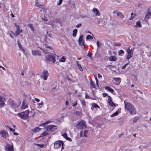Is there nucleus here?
I'll return each instance as SVG.
<instances>
[{"label": "nucleus", "instance_id": "nucleus-51", "mask_svg": "<svg viewBox=\"0 0 151 151\" xmlns=\"http://www.w3.org/2000/svg\"><path fill=\"white\" fill-rule=\"evenodd\" d=\"M77 104V101H76L75 102H74L72 104V106L73 107H74L76 106V105Z\"/></svg>", "mask_w": 151, "mask_h": 151}, {"label": "nucleus", "instance_id": "nucleus-12", "mask_svg": "<svg viewBox=\"0 0 151 151\" xmlns=\"http://www.w3.org/2000/svg\"><path fill=\"white\" fill-rule=\"evenodd\" d=\"M15 26L17 28V30L15 32L16 36L19 35L22 32L21 29H20L19 26L17 25L16 24H15Z\"/></svg>", "mask_w": 151, "mask_h": 151}, {"label": "nucleus", "instance_id": "nucleus-57", "mask_svg": "<svg viewBox=\"0 0 151 151\" xmlns=\"http://www.w3.org/2000/svg\"><path fill=\"white\" fill-rule=\"evenodd\" d=\"M43 103L42 101H41V102L40 103L38 104V106H40V105H43Z\"/></svg>", "mask_w": 151, "mask_h": 151}, {"label": "nucleus", "instance_id": "nucleus-36", "mask_svg": "<svg viewBox=\"0 0 151 151\" xmlns=\"http://www.w3.org/2000/svg\"><path fill=\"white\" fill-rule=\"evenodd\" d=\"M97 46V49L99 48L100 47V45H101V43L100 42H99V41H97L96 43Z\"/></svg>", "mask_w": 151, "mask_h": 151}, {"label": "nucleus", "instance_id": "nucleus-6", "mask_svg": "<svg viewBox=\"0 0 151 151\" xmlns=\"http://www.w3.org/2000/svg\"><path fill=\"white\" fill-rule=\"evenodd\" d=\"M127 51L128 54L127 58L129 60L132 57L133 55V51L132 49H130V47H129L127 48Z\"/></svg>", "mask_w": 151, "mask_h": 151}, {"label": "nucleus", "instance_id": "nucleus-7", "mask_svg": "<svg viewBox=\"0 0 151 151\" xmlns=\"http://www.w3.org/2000/svg\"><path fill=\"white\" fill-rule=\"evenodd\" d=\"M77 126L80 129H85L87 127L85 122L83 120L79 122L77 124Z\"/></svg>", "mask_w": 151, "mask_h": 151}, {"label": "nucleus", "instance_id": "nucleus-29", "mask_svg": "<svg viewBox=\"0 0 151 151\" xmlns=\"http://www.w3.org/2000/svg\"><path fill=\"white\" fill-rule=\"evenodd\" d=\"M65 61V58L64 57H62L59 60V61L61 62H64Z\"/></svg>", "mask_w": 151, "mask_h": 151}, {"label": "nucleus", "instance_id": "nucleus-8", "mask_svg": "<svg viewBox=\"0 0 151 151\" xmlns=\"http://www.w3.org/2000/svg\"><path fill=\"white\" fill-rule=\"evenodd\" d=\"M49 76V73L47 70H44L42 73L41 77L44 80H46Z\"/></svg>", "mask_w": 151, "mask_h": 151}, {"label": "nucleus", "instance_id": "nucleus-16", "mask_svg": "<svg viewBox=\"0 0 151 151\" xmlns=\"http://www.w3.org/2000/svg\"><path fill=\"white\" fill-rule=\"evenodd\" d=\"M18 45L19 46V48L25 54V50L23 48L22 46V45L19 42V41L18 40L17 41Z\"/></svg>", "mask_w": 151, "mask_h": 151}, {"label": "nucleus", "instance_id": "nucleus-45", "mask_svg": "<svg viewBox=\"0 0 151 151\" xmlns=\"http://www.w3.org/2000/svg\"><path fill=\"white\" fill-rule=\"evenodd\" d=\"M92 55V54L91 53H88L87 55V56L88 57H90L91 60H92V58L91 57Z\"/></svg>", "mask_w": 151, "mask_h": 151}, {"label": "nucleus", "instance_id": "nucleus-5", "mask_svg": "<svg viewBox=\"0 0 151 151\" xmlns=\"http://www.w3.org/2000/svg\"><path fill=\"white\" fill-rule=\"evenodd\" d=\"M46 60L48 63H54L55 62V58L51 55H48L46 57Z\"/></svg>", "mask_w": 151, "mask_h": 151}, {"label": "nucleus", "instance_id": "nucleus-25", "mask_svg": "<svg viewBox=\"0 0 151 151\" xmlns=\"http://www.w3.org/2000/svg\"><path fill=\"white\" fill-rule=\"evenodd\" d=\"M131 17H130L129 19L130 20L133 19L135 17L136 14H134L133 12L131 13Z\"/></svg>", "mask_w": 151, "mask_h": 151}, {"label": "nucleus", "instance_id": "nucleus-13", "mask_svg": "<svg viewBox=\"0 0 151 151\" xmlns=\"http://www.w3.org/2000/svg\"><path fill=\"white\" fill-rule=\"evenodd\" d=\"M32 53L33 56H40L41 55L40 53L38 51L36 50H32Z\"/></svg>", "mask_w": 151, "mask_h": 151}, {"label": "nucleus", "instance_id": "nucleus-30", "mask_svg": "<svg viewBox=\"0 0 151 151\" xmlns=\"http://www.w3.org/2000/svg\"><path fill=\"white\" fill-rule=\"evenodd\" d=\"M119 112L118 111H116L115 113H114L113 114L110 115V116L111 117H114L115 116H116L119 114Z\"/></svg>", "mask_w": 151, "mask_h": 151}, {"label": "nucleus", "instance_id": "nucleus-32", "mask_svg": "<svg viewBox=\"0 0 151 151\" xmlns=\"http://www.w3.org/2000/svg\"><path fill=\"white\" fill-rule=\"evenodd\" d=\"M92 106L93 108H95L96 107H98L99 108V106L95 103L92 104Z\"/></svg>", "mask_w": 151, "mask_h": 151}, {"label": "nucleus", "instance_id": "nucleus-9", "mask_svg": "<svg viewBox=\"0 0 151 151\" xmlns=\"http://www.w3.org/2000/svg\"><path fill=\"white\" fill-rule=\"evenodd\" d=\"M5 150L6 151H14L13 146L8 144L5 147Z\"/></svg>", "mask_w": 151, "mask_h": 151}, {"label": "nucleus", "instance_id": "nucleus-41", "mask_svg": "<svg viewBox=\"0 0 151 151\" xmlns=\"http://www.w3.org/2000/svg\"><path fill=\"white\" fill-rule=\"evenodd\" d=\"M116 12V14L117 16H119L120 15V14H122V13L120 12H117L116 11H114L113 12V14H115Z\"/></svg>", "mask_w": 151, "mask_h": 151}, {"label": "nucleus", "instance_id": "nucleus-33", "mask_svg": "<svg viewBox=\"0 0 151 151\" xmlns=\"http://www.w3.org/2000/svg\"><path fill=\"white\" fill-rule=\"evenodd\" d=\"M81 103L83 105V107H84L83 106L85 107L86 106V102L84 99H83L81 101Z\"/></svg>", "mask_w": 151, "mask_h": 151}, {"label": "nucleus", "instance_id": "nucleus-55", "mask_svg": "<svg viewBox=\"0 0 151 151\" xmlns=\"http://www.w3.org/2000/svg\"><path fill=\"white\" fill-rule=\"evenodd\" d=\"M78 67L79 68V69L81 71H82L83 70V69L81 67V65H78Z\"/></svg>", "mask_w": 151, "mask_h": 151}, {"label": "nucleus", "instance_id": "nucleus-44", "mask_svg": "<svg viewBox=\"0 0 151 151\" xmlns=\"http://www.w3.org/2000/svg\"><path fill=\"white\" fill-rule=\"evenodd\" d=\"M36 145L40 148H42L44 146V145L43 144H36Z\"/></svg>", "mask_w": 151, "mask_h": 151}, {"label": "nucleus", "instance_id": "nucleus-19", "mask_svg": "<svg viewBox=\"0 0 151 151\" xmlns=\"http://www.w3.org/2000/svg\"><path fill=\"white\" fill-rule=\"evenodd\" d=\"M28 107L27 105V104L23 101L21 106V108L22 109H25Z\"/></svg>", "mask_w": 151, "mask_h": 151}, {"label": "nucleus", "instance_id": "nucleus-14", "mask_svg": "<svg viewBox=\"0 0 151 151\" xmlns=\"http://www.w3.org/2000/svg\"><path fill=\"white\" fill-rule=\"evenodd\" d=\"M92 12L96 16H99L100 13L99 10L96 8H94L92 9Z\"/></svg>", "mask_w": 151, "mask_h": 151}, {"label": "nucleus", "instance_id": "nucleus-46", "mask_svg": "<svg viewBox=\"0 0 151 151\" xmlns=\"http://www.w3.org/2000/svg\"><path fill=\"white\" fill-rule=\"evenodd\" d=\"M128 64H129V63H127L125 64L122 67V69H124L126 68V66L127 65H128Z\"/></svg>", "mask_w": 151, "mask_h": 151}, {"label": "nucleus", "instance_id": "nucleus-18", "mask_svg": "<svg viewBox=\"0 0 151 151\" xmlns=\"http://www.w3.org/2000/svg\"><path fill=\"white\" fill-rule=\"evenodd\" d=\"M151 17V12H147V14H146L145 17V20L148 19L150 18Z\"/></svg>", "mask_w": 151, "mask_h": 151}, {"label": "nucleus", "instance_id": "nucleus-2", "mask_svg": "<svg viewBox=\"0 0 151 151\" xmlns=\"http://www.w3.org/2000/svg\"><path fill=\"white\" fill-rule=\"evenodd\" d=\"M57 129V127L54 125H49L46 127V130L42 133L41 137H43L50 134L52 132L54 131Z\"/></svg>", "mask_w": 151, "mask_h": 151}, {"label": "nucleus", "instance_id": "nucleus-39", "mask_svg": "<svg viewBox=\"0 0 151 151\" xmlns=\"http://www.w3.org/2000/svg\"><path fill=\"white\" fill-rule=\"evenodd\" d=\"M90 85H91V86L92 87H93L94 88H95V84H94V82L92 81H91L90 82Z\"/></svg>", "mask_w": 151, "mask_h": 151}, {"label": "nucleus", "instance_id": "nucleus-52", "mask_svg": "<svg viewBox=\"0 0 151 151\" xmlns=\"http://www.w3.org/2000/svg\"><path fill=\"white\" fill-rule=\"evenodd\" d=\"M81 25L82 24L81 23H80L78 24H77L76 26V27L78 28L80 27L81 26Z\"/></svg>", "mask_w": 151, "mask_h": 151}, {"label": "nucleus", "instance_id": "nucleus-61", "mask_svg": "<svg viewBox=\"0 0 151 151\" xmlns=\"http://www.w3.org/2000/svg\"><path fill=\"white\" fill-rule=\"evenodd\" d=\"M115 45L117 46H119L121 45V44L120 43H116L115 44Z\"/></svg>", "mask_w": 151, "mask_h": 151}, {"label": "nucleus", "instance_id": "nucleus-47", "mask_svg": "<svg viewBox=\"0 0 151 151\" xmlns=\"http://www.w3.org/2000/svg\"><path fill=\"white\" fill-rule=\"evenodd\" d=\"M108 102H109V101H112V100L111 99V97L109 96H108Z\"/></svg>", "mask_w": 151, "mask_h": 151}, {"label": "nucleus", "instance_id": "nucleus-58", "mask_svg": "<svg viewBox=\"0 0 151 151\" xmlns=\"http://www.w3.org/2000/svg\"><path fill=\"white\" fill-rule=\"evenodd\" d=\"M66 78L68 81H71V79L68 76L66 77Z\"/></svg>", "mask_w": 151, "mask_h": 151}, {"label": "nucleus", "instance_id": "nucleus-20", "mask_svg": "<svg viewBox=\"0 0 151 151\" xmlns=\"http://www.w3.org/2000/svg\"><path fill=\"white\" fill-rule=\"evenodd\" d=\"M110 61H115L117 60L116 58L114 56H111L110 57L109 59Z\"/></svg>", "mask_w": 151, "mask_h": 151}, {"label": "nucleus", "instance_id": "nucleus-38", "mask_svg": "<svg viewBox=\"0 0 151 151\" xmlns=\"http://www.w3.org/2000/svg\"><path fill=\"white\" fill-rule=\"evenodd\" d=\"M88 132V130H85L84 132V136L86 137H87V134Z\"/></svg>", "mask_w": 151, "mask_h": 151}, {"label": "nucleus", "instance_id": "nucleus-62", "mask_svg": "<svg viewBox=\"0 0 151 151\" xmlns=\"http://www.w3.org/2000/svg\"><path fill=\"white\" fill-rule=\"evenodd\" d=\"M121 16V18L122 19H123L124 18V16L122 14H122H120Z\"/></svg>", "mask_w": 151, "mask_h": 151}, {"label": "nucleus", "instance_id": "nucleus-10", "mask_svg": "<svg viewBox=\"0 0 151 151\" xmlns=\"http://www.w3.org/2000/svg\"><path fill=\"white\" fill-rule=\"evenodd\" d=\"M5 101V98L2 96H0V107H3L4 106Z\"/></svg>", "mask_w": 151, "mask_h": 151}, {"label": "nucleus", "instance_id": "nucleus-42", "mask_svg": "<svg viewBox=\"0 0 151 151\" xmlns=\"http://www.w3.org/2000/svg\"><path fill=\"white\" fill-rule=\"evenodd\" d=\"M79 45L81 46L83 45V47L84 46V41H82L79 42Z\"/></svg>", "mask_w": 151, "mask_h": 151}, {"label": "nucleus", "instance_id": "nucleus-24", "mask_svg": "<svg viewBox=\"0 0 151 151\" xmlns=\"http://www.w3.org/2000/svg\"><path fill=\"white\" fill-rule=\"evenodd\" d=\"M105 88L106 90L109 91V92L111 93H113L114 91V90L108 86H106L105 87Z\"/></svg>", "mask_w": 151, "mask_h": 151}, {"label": "nucleus", "instance_id": "nucleus-43", "mask_svg": "<svg viewBox=\"0 0 151 151\" xmlns=\"http://www.w3.org/2000/svg\"><path fill=\"white\" fill-rule=\"evenodd\" d=\"M76 114L77 115L80 116L81 115V113L79 111H77L76 112Z\"/></svg>", "mask_w": 151, "mask_h": 151}, {"label": "nucleus", "instance_id": "nucleus-40", "mask_svg": "<svg viewBox=\"0 0 151 151\" xmlns=\"http://www.w3.org/2000/svg\"><path fill=\"white\" fill-rule=\"evenodd\" d=\"M30 113L32 114L30 115V116H33L35 114V112L33 110L30 111Z\"/></svg>", "mask_w": 151, "mask_h": 151}, {"label": "nucleus", "instance_id": "nucleus-50", "mask_svg": "<svg viewBox=\"0 0 151 151\" xmlns=\"http://www.w3.org/2000/svg\"><path fill=\"white\" fill-rule=\"evenodd\" d=\"M40 49H41L44 52L45 54H47L48 53L47 51L46 50H44L42 49L41 48H40Z\"/></svg>", "mask_w": 151, "mask_h": 151}, {"label": "nucleus", "instance_id": "nucleus-27", "mask_svg": "<svg viewBox=\"0 0 151 151\" xmlns=\"http://www.w3.org/2000/svg\"><path fill=\"white\" fill-rule=\"evenodd\" d=\"M27 25L31 28V30L32 31H33L34 30V29L32 24H28Z\"/></svg>", "mask_w": 151, "mask_h": 151}, {"label": "nucleus", "instance_id": "nucleus-35", "mask_svg": "<svg viewBox=\"0 0 151 151\" xmlns=\"http://www.w3.org/2000/svg\"><path fill=\"white\" fill-rule=\"evenodd\" d=\"M83 36L82 35H81L80 36L79 38V40H78L79 42L82 41H84L83 40Z\"/></svg>", "mask_w": 151, "mask_h": 151}, {"label": "nucleus", "instance_id": "nucleus-49", "mask_svg": "<svg viewBox=\"0 0 151 151\" xmlns=\"http://www.w3.org/2000/svg\"><path fill=\"white\" fill-rule=\"evenodd\" d=\"M107 67L110 69H111V68H113L114 67V66H112L111 65H108L107 66Z\"/></svg>", "mask_w": 151, "mask_h": 151}, {"label": "nucleus", "instance_id": "nucleus-37", "mask_svg": "<svg viewBox=\"0 0 151 151\" xmlns=\"http://www.w3.org/2000/svg\"><path fill=\"white\" fill-rule=\"evenodd\" d=\"M93 37L91 35H88L86 37V39L88 40H92Z\"/></svg>", "mask_w": 151, "mask_h": 151}, {"label": "nucleus", "instance_id": "nucleus-26", "mask_svg": "<svg viewBox=\"0 0 151 151\" xmlns=\"http://www.w3.org/2000/svg\"><path fill=\"white\" fill-rule=\"evenodd\" d=\"M77 32V30L76 29H74L73 32V37H76V34Z\"/></svg>", "mask_w": 151, "mask_h": 151}, {"label": "nucleus", "instance_id": "nucleus-28", "mask_svg": "<svg viewBox=\"0 0 151 151\" xmlns=\"http://www.w3.org/2000/svg\"><path fill=\"white\" fill-rule=\"evenodd\" d=\"M109 104V105L110 106H112V107H113V106H115V104H114V103L112 101H109V102H108Z\"/></svg>", "mask_w": 151, "mask_h": 151}, {"label": "nucleus", "instance_id": "nucleus-54", "mask_svg": "<svg viewBox=\"0 0 151 151\" xmlns=\"http://www.w3.org/2000/svg\"><path fill=\"white\" fill-rule=\"evenodd\" d=\"M63 0H59V3H57V5H60L61 4Z\"/></svg>", "mask_w": 151, "mask_h": 151}, {"label": "nucleus", "instance_id": "nucleus-53", "mask_svg": "<svg viewBox=\"0 0 151 151\" xmlns=\"http://www.w3.org/2000/svg\"><path fill=\"white\" fill-rule=\"evenodd\" d=\"M8 128L11 131L14 132L15 131V129H13L11 128H9V127H8Z\"/></svg>", "mask_w": 151, "mask_h": 151}, {"label": "nucleus", "instance_id": "nucleus-4", "mask_svg": "<svg viewBox=\"0 0 151 151\" xmlns=\"http://www.w3.org/2000/svg\"><path fill=\"white\" fill-rule=\"evenodd\" d=\"M63 142L62 141H57L54 143V148L58 149L61 147V150L63 148Z\"/></svg>", "mask_w": 151, "mask_h": 151}, {"label": "nucleus", "instance_id": "nucleus-15", "mask_svg": "<svg viewBox=\"0 0 151 151\" xmlns=\"http://www.w3.org/2000/svg\"><path fill=\"white\" fill-rule=\"evenodd\" d=\"M0 134L1 136L5 138L8 135V133H6L5 131H3L0 132Z\"/></svg>", "mask_w": 151, "mask_h": 151}, {"label": "nucleus", "instance_id": "nucleus-11", "mask_svg": "<svg viewBox=\"0 0 151 151\" xmlns=\"http://www.w3.org/2000/svg\"><path fill=\"white\" fill-rule=\"evenodd\" d=\"M9 104L11 105L14 108L18 107L20 104V103H19L18 104H17L15 103L14 101L13 100H10L9 101Z\"/></svg>", "mask_w": 151, "mask_h": 151}, {"label": "nucleus", "instance_id": "nucleus-22", "mask_svg": "<svg viewBox=\"0 0 151 151\" xmlns=\"http://www.w3.org/2000/svg\"><path fill=\"white\" fill-rule=\"evenodd\" d=\"M135 26L136 27H141L142 26V24H141V22L140 21H139L137 22L136 23V24L135 25Z\"/></svg>", "mask_w": 151, "mask_h": 151}, {"label": "nucleus", "instance_id": "nucleus-31", "mask_svg": "<svg viewBox=\"0 0 151 151\" xmlns=\"http://www.w3.org/2000/svg\"><path fill=\"white\" fill-rule=\"evenodd\" d=\"M124 53V52L123 50H120L118 51V54L119 55L122 56V54H123Z\"/></svg>", "mask_w": 151, "mask_h": 151}, {"label": "nucleus", "instance_id": "nucleus-59", "mask_svg": "<svg viewBox=\"0 0 151 151\" xmlns=\"http://www.w3.org/2000/svg\"><path fill=\"white\" fill-rule=\"evenodd\" d=\"M102 95L104 97H106L108 95L106 93H103Z\"/></svg>", "mask_w": 151, "mask_h": 151}, {"label": "nucleus", "instance_id": "nucleus-63", "mask_svg": "<svg viewBox=\"0 0 151 151\" xmlns=\"http://www.w3.org/2000/svg\"><path fill=\"white\" fill-rule=\"evenodd\" d=\"M36 6L39 7L40 8H42V7L43 6L40 5H37V4H36Z\"/></svg>", "mask_w": 151, "mask_h": 151}, {"label": "nucleus", "instance_id": "nucleus-60", "mask_svg": "<svg viewBox=\"0 0 151 151\" xmlns=\"http://www.w3.org/2000/svg\"><path fill=\"white\" fill-rule=\"evenodd\" d=\"M69 105V102L68 101H65V105L67 106L68 105Z\"/></svg>", "mask_w": 151, "mask_h": 151}, {"label": "nucleus", "instance_id": "nucleus-21", "mask_svg": "<svg viewBox=\"0 0 151 151\" xmlns=\"http://www.w3.org/2000/svg\"><path fill=\"white\" fill-rule=\"evenodd\" d=\"M40 129V128L39 127H36L32 130V131L33 133H36L39 132Z\"/></svg>", "mask_w": 151, "mask_h": 151}, {"label": "nucleus", "instance_id": "nucleus-48", "mask_svg": "<svg viewBox=\"0 0 151 151\" xmlns=\"http://www.w3.org/2000/svg\"><path fill=\"white\" fill-rule=\"evenodd\" d=\"M49 123V121H47L46 122L42 124V126H45V125L46 124H48Z\"/></svg>", "mask_w": 151, "mask_h": 151}, {"label": "nucleus", "instance_id": "nucleus-3", "mask_svg": "<svg viewBox=\"0 0 151 151\" xmlns=\"http://www.w3.org/2000/svg\"><path fill=\"white\" fill-rule=\"evenodd\" d=\"M29 110L18 113L17 115L22 119L24 120L27 119L29 117Z\"/></svg>", "mask_w": 151, "mask_h": 151}, {"label": "nucleus", "instance_id": "nucleus-64", "mask_svg": "<svg viewBox=\"0 0 151 151\" xmlns=\"http://www.w3.org/2000/svg\"><path fill=\"white\" fill-rule=\"evenodd\" d=\"M35 100L37 102H39L40 101L39 99L37 98H35Z\"/></svg>", "mask_w": 151, "mask_h": 151}, {"label": "nucleus", "instance_id": "nucleus-34", "mask_svg": "<svg viewBox=\"0 0 151 151\" xmlns=\"http://www.w3.org/2000/svg\"><path fill=\"white\" fill-rule=\"evenodd\" d=\"M138 119H139V117H137V116L135 117H134V120H133V123L136 122L138 120Z\"/></svg>", "mask_w": 151, "mask_h": 151}, {"label": "nucleus", "instance_id": "nucleus-17", "mask_svg": "<svg viewBox=\"0 0 151 151\" xmlns=\"http://www.w3.org/2000/svg\"><path fill=\"white\" fill-rule=\"evenodd\" d=\"M113 79L116 82V84L119 85L120 84L121 80V79L120 78H113Z\"/></svg>", "mask_w": 151, "mask_h": 151}, {"label": "nucleus", "instance_id": "nucleus-1", "mask_svg": "<svg viewBox=\"0 0 151 151\" xmlns=\"http://www.w3.org/2000/svg\"><path fill=\"white\" fill-rule=\"evenodd\" d=\"M124 109L125 110L129 111L131 115L135 114L136 113V110L133 105L131 103L124 101Z\"/></svg>", "mask_w": 151, "mask_h": 151}, {"label": "nucleus", "instance_id": "nucleus-56", "mask_svg": "<svg viewBox=\"0 0 151 151\" xmlns=\"http://www.w3.org/2000/svg\"><path fill=\"white\" fill-rule=\"evenodd\" d=\"M124 147H121L118 151H122L124 150Z\"/></svg>", "mask_w": 151, "mask_h": 151}, {"label": "nucleus", "instance_id": "nucleus-23", "mask_svg": "<svg viewBox=\"0 0 151 151\" xmlns=\"http://www.w3.org/2000/svg\"><path fill=\"white\" fill-rule=\"evenodd\" d=\"M62 135L67 140H71V139L70 138L67 137V134L66 133L62 134Z\"/></svg>", "mask_w": 151, "mask_h": 151}]
</instances>
